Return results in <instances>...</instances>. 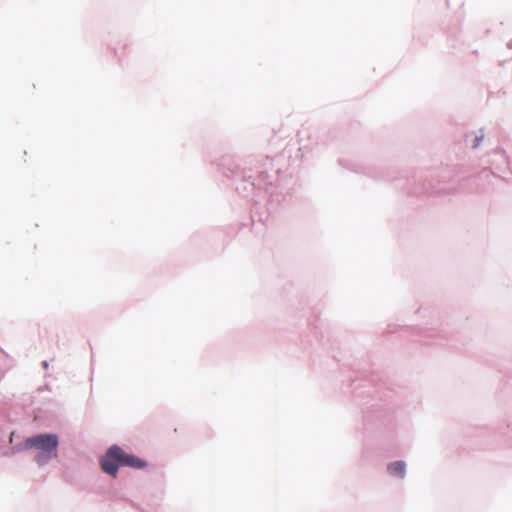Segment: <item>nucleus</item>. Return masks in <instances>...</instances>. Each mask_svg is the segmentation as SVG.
Listing matches in <instances>:
<instances>
[{"label": "nucleus", "instance_id": "f257e3e1", "mask_svg": "<svg viewBox=\"0 0 512 512\" xmlns=\"http://www.w3.org/2000/svg\"><path fill=\"white\" fill-rule=\"evenodd\" d=\"M100 463L102 470L113 477H116L120 466H128L135 469H143L147 466L144 460L124 452L117 445H113L107 450Z\"/></svg>", "mask_w": 512, "mask_h": 512}, {"label": "nucleus", "instance_id": "f03ea898", "mask_svg": "<svg viewBox=\"0 0 512 512\" xmlns=\"http://www.w3.org/2000/svg\"><path fill=\"white\" fill-rule=\"evenodd\" d=\"M58 437L55 434H40L27 438L24 442V448L39 450L35 461L43 465L50 459L57 457Z\"/></svg>", "mask_w": 512, "mask_h": 512}, {"label": "nucleus", "instance_id": "7ed1b4c3", "mask_svg": "<svg viewBox=\"0 0 512 512\" xmlns=\"http://www.w3.org/2000/svg\"><path fill=\"white\" fill-rule=\"evenodd\" d=\"M388 471L391 475L404 476L405 463L402 461H396L388 465Z\"/></svg>", "mask_w": 512, "mask_h": 512}, {"label": "nucleus", "instance_id": "20e7f679", "mask_svg": "<svg viewBox=\"0 0 512 512\" xmlns=\"http://www.w3.org/2000/svg\"><path fill=\"white\" fill-rule=\"evenodd\" d=\"M479 142H480V139H479V138H476V139H475L474 147H477V146L479 145Z\"/></svg>", "mask_w": 512, "mask_h": 512}]
</instances>
